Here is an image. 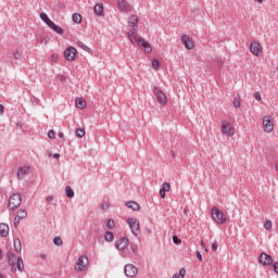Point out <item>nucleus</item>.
<instances>
[{"label": "nucleus", "instance_id": "f257e3e1", "mask_svg": "<svg viewBox=\"0 0 278 278\" xmlns=\"http://www.w3.org/2000/svg\"><path fill=\"white\" fill-rule=\"evenodd\" d=\"M211 214L213 220H215L217 225H225V223H227V215H225L223 211L218 210V207L214 206Z\"/></svg>", "mask_w": 278, "mask_h": 278}, {"label": "nucleus", "instance_id": "f03ea898", "mask_svg": "<svg viewBox=\"0 0 278 278\" xmlns=\"http://www.w3.org/2000/svg\"><path fill=\"white\" fill-rule=\"evenodd\" d=\"M21 203H23V197L21 193H13L9 199L8 207L11 211L18 210V207H21Z\"/></svg>", "mask_w": 278, "mask_h": 278}, {"label": "nucleus", "instance_id": "7ed1b4c3", "mask_svg": "<svg viewBox=\"0 0 278 278\" xmlns=\"http://www.w3.org/2000/svg\"><path fill=\"white\" fill-rule=\"evenodd\" d=\"M153 94L154 97H156L157 103H160L161 105H166L167 103L166 93H164V91H162L160 87L153 88Z\"/></svg>", "mask_w": 278, "mask_h": 278}, {"label": "nucleus", "instance_id": "20e7f679", "mask_svg": "<svg viewBox=\"0 0 278 278\" xmlns=\"http://www.w3.org/2000/svg\"><path fill=\"white\" fill-rule=\"evenodd\" d=\"M127 223H128L131 233H134V236H138L140 233V223L138 222V219H136L134 217H129L127 219Z\"/></svg>", "mask_w": 278, "mask_h": 278}, {"label": "nucleus", "instance_id": "39448f33", "mask_svg": "<svg viewBox=\"0 0 278 278\" xmlns=\"http://www.w3.org/2000/svg\"><path fill=\"white\" fill-rule=\"evenodd\" d=\"M64 58L65 60H67V62H75L77 58V49H75L74 47H68L64 51Z\"/></svg>", "mask_w": 278, "mask_h": 278}, {"label": "nucleus", "instance_id": "423d86ee", "mask_svg": "<svg viewBox=\"0 0 278 278\" xmlns=\"http://www.w3.org/2000/svg\"><path fill=\"white\" fill-rule=\"evenodd\" d=\"M124 273L126 277H136V275H138V267L135 266L134 264H127L124 267Z\"/></svg>", "mask_w": 278, "mask_h": 278}, {"label": "nucleus", "instance_id": "0eeeda50", "mask_svg": "<svg viewBox=\"0 0 278 278\" xmlns=\"http://www.w3.org/2000/svg\"><path fill=\"white\" fill-rule=\"evenodd\" d=\"M258 263L262 264V266H270V264H273V256H270V254L262 253L258 256Z\"/></svg>", "mask_w": 278, "mask_h": 278}, {"label": "nucleus", "instance_id": "6e6552de", "mask_svg": "<svg viewBox=\"0 0 278 278\" xmlns=\"http://www.w3.org/2000/svg\"><path fill=\"white\" fill-rule=\"evenodd\" d=\"M263 127H264V131L266 134H270V131H273V129H275V125L273 124V122L270 121L269 116H265L263 118Z\"/></svg>", "mask_w": 278, "mask_h": 278}, {"label": "nucleus", "instance_id": "1a4fd4ad", "mask_svg": "<svg viewBox=\"0 0 278 278\" xmlns=\"http://www.w3.org/2000/svg\"><path fill=\"white\" fill-rule=\"evenodd\" d=\"M222 134H226L227 136H233L236 131L233 130V127H231V124L225 121L222 124Z\"/></svg>", "mask_w": 278, "mask_h": 278}, {"label": "nucleus", "instance_id": "9d476101", "mask_svg": "<svg viewBox=\"0 0 278 278\" xmlns=\"http://www.w3.org/2000/svg\"><path fill=\"white\" fill-rule=\"evenodd\" d=\"M137 43H138V47L143 48V51L146 53H151V51H152L151 43H149V41H146L144 38L139 37L137 39Z\"/></svg>", "mask_w": 278, "mask_h": 278}, {"label": "nucleus", "instance_id": "9b49d317", "mask_svg": "<svg viewBox=\"0 0 278 278\" xmlns=\"http://www.w3.org/2000/svg\"><path fill=\"white\" fill-rule=\"evenodd\" d=\"M137 43H138V47L143 48V51L146 53H151V51H152L151 43H149V41H146L144 38L139 37L137 39Z\"/></svg>", "mask_w": 278, "mask_h": 278}, {"label": "nucleus", "instance_id": "f8f14e48", "mask_svg": "<svg viewBox=\"0 0 278 278\" xmlns=\"http://www.w3.org/2000/svg\"><path fill=\"white\" fill-rule=\"evenodd\" d=\"M250 51L253 55L260 56V53H262V46L260 45V42L254 41L251 43L250 46Z\"/></svg>", "mask_w": 278, "mask_h": 278}, {"label": "nucleus", "instance_id": "ddd939ff", "mask_svg": "<svg viewBox=\"0 0 278 278\" xmlns=\"http://www.w3.org/2000/svg\"><path fill=\"white\" fill-rule=\"evenodd\" d=\"M181 42L185 45L186 49H194V41L188 36V35H182L181 36Z\"/></svg>", "mask_w": 278, "mask_h": 278}, {"label": "nucleus", "instance_id": "4468645a", "mask_svg": "<svg viewBox=\"0 0 278 278\" xmlns=\"http://www.w3.org/2000/svg\"><path fill=\"white\" fill-rule=\"evenodd\" d=\"M29 168H31V167H29L27 165L20 167L16 173L17 179H25V177H27V175H29Z\"/></svg>", "mask_w": 278, "mask_h": 278}, {"label": "nucleus", "instance_id": "2eb2a0df", "mask_svg": "<svg viewBox=\"0 0 278 278\" xmlns=\"http://www.w3.org/2000/svg\"><path fill=\"white\" fill-rule=\"evenodd\" d=\"M129 244V239L127 237H123L119 240L115 241V248L118 249V251H123L127 245Z\"/></svg>", "mask_w": 278, "mask_h": 278}, {"label": "nucleus", "instance_id": "dca6fc26", "mask_svg": "<svg viewBox=\"0 0 278 278\" xmlns=\"http://www.w3.org/2000/svg\"><path fill=\"white\" fill-rule=\"evenodd\" d=\"M138 15L132 14L128 17V25L134 29V31H138Z\"/></svg>", "mask_w": 278, "mask_h": 278}, {"label": "nucleus", "instance_id": "f3484780", "mask_svg": "<svg viewBox=\"0 0 278 278\" xmlns=\"http://www.w3.org/2000/svg\"><path fill=\"white\" fill-rule=\"evenodd\" d=\"M10 233V226L8 224H0V236L1 238H7V236Z\"/></svg>", "mask_w": 278, "mask_h": 278}, {"label": "nucleus", "instance_id": "a211bd4d", "mask_svg": "<svg viewBox=\"0 0 278 278\" xmlns=\"http://www.w3.org/2000/svg\"><path fill=\"white\" fill-rule=\"evenodd\" d=\"M86 262H88V257L86 256H79L77 261L78 267H75L77 270H84V267L86 266Z\"/></svg>", "mask_w": 278, "mask_h": 278}, {"label": "nucleus", "instance_id": "6ab92c4d", "mask_svg": "<svg viewBox=\"0 0 278 278\" xmlns=\"http://www.w3.org/2000/svg\"><path fill=\"white\" fill-rule=\"evenodd\" d=\"M126 207L132 210L134 212H138L140 210V204L136 201H128L126 202Z\"/></svg>", "mask_w": 278, "mask_h": 278}, {"label": "nucleus", "instance_id": "aec40b11", "mask_svg": "<svg viewBox=\"0 0 278 278\" xmlns=\"http://www.w3.org/2000/svg\"><path fill=\"white\" fill-rule=\"evenodd\" d=\"M49 27H50V29H51L52 31H55V34H59V36H64V29H62V27L55 25V23L52 22V23L49 25Z\"/></svg>", "mask_w": 278, "mask_h": 278}, {"label": "nucleus", "instance_id": "412c9836", "mask_svg": "<svg viewBox=\"0 0 278 278\" xmlns=\"http://www.w3.org/2000/svg\"><path fill=\"white\" fill-rule=\"evenodd\" d=\"M7 257L9 260V264L12 266V269L14 270V266H16V255L12 252L7 253Z\"/></svg>", "mask_w": 278, "mask_h": 278}, {"label": "nucleus", "instance_id": "4be33fe9", "mask_svg": "<svg viewBox=\"0 0 278 278\" xmlns=\"http://www.w3.org/2000/svg\"><path fill=\"white\" fill-rule=\"evenodd\" d=\"M117 5L122 12H129V4L125 0H118Z\"/></svg>", "mask_w": 278, "mask_h": 278}, {"label": "nucleus", "instance_id": "5701e85b", "mask_svg": "<svg viewBox=\"0 0 278 278\" xmlns=\"http://www.w3.org/2000/svg\"><path fill=\"white\" fill-rule=\"evenodd\" d=\"M15 260H16L15 265H16L17 270H20V273H23V270H25V263L23 262V257L20 256Z\"/></svg>", "mask_w": 278, "mask_h": 278}, {"label": "nucleus", "instance_id": "b1692460", "mask_svg": "<svg viewBox=\"0 0 278 278\" xmlns=\"http://www.w3.org/2000/svg\"><path fill=\"white\" fill-rule=\"evenodd\" d=\"M93 12L97 16H103V4L97 3L93 8Z\"/></svg>", "mask_w": 278, "mask_h": 278}, {"label": "nucleus", "instance_id": "393cba45", "mask_svg": "<svg viewBox=\"0 0 278 278\" xmlns=\"http://www.w3.org/2000/svg\"><path fill=\"white\" fill-rule=\"evenodd\" d=\"M41 21L43 23H46V25H48V27L53 23V21H51V18H49V15H47V13H40L39 14Z\"/></svg>", "mask_w": 278, "mask_h": 278}, {"label": "nucleus", "instance_id": "a878e982", "mask_svg": "<svg viewBox=\"0 0 278 278\" xmlns=\"http://www.w3.org/2000/svg\"><path fill=\"white\" fill-rule=\"evenodd\" d=\"M13 247L15 253H21V251H23V247L21 245V239H14Z\"/></svg>", "mask_w": 278, "mask_h": 278}, {"label": "nucleus", "instance_id": "bb28decb", "mask_svg": "<svg viewBox=\"0 0 278 278\" xmlns=\"http://www.w3.org/2000/svg\"><path fill=\"white\" fill-rule=\"evenodd\" d=\"M76 108H78L79 110H84V108H86V100H84V98H77Z\"/></svg>", "mask_w": 278, "mask_h": 278}, {"label": "nucleus", "instance_id": "cd10ccee", "mask_svg": "<svg viewBox=\"0 0 278 278\" xmlns=\"http://www.w3.org/2000/svg\"><path fill=\"white\" fill-rule=\"evenodd\" d=\"M128 38L132 45H136V42H138V35L135 31H129Z\"/></svg>", "mask_w": 278, "mask_h": 278}, {"label": "nucleus", "instance_id": "c85d7f7f", "mask_svg": "<svg viewBox=\"0 0 278 278\" xmlns=\"http://www.w3.org/2000/svg\"><path fill=\"white\" fill-rule=\"evenodd\" d=\"M72 21H73V23H76V25H79L81 23V14L74 13L72 15Z\"/></svg>", "mask_w": 278, "mask_h": 278}, {"label": "nucleus", "instance_id": "c756f323", "mask_svg": "<svg viewBox=\"0 0 278 278\" xmlns=\"http://www.w3.org/2000/svg\"><path fill=\"white\" fill-rule=\"evenodd\" d=\"M104 240L106 242H114V233L112 231H106L104 235Z\"/></svg>", "mask_w": 278, "mask_h": 278}, {"label": "nucleus", "instance_id": "7c9ffc66", "mask_svg": "<svg viewBox=\"0 0 278 278\" xmlns=\"http://www.w3.org/2000/svg\"><path fill=\"white\" fill-rule=\"evenodd\" d=\"M65 192L67 199H73V197H75V191H73V189L70 186L65 187Z\"/></svg>", "mask_w": 278, "mask_h": 278}, {"label": "nucleus", "instance_id": "2f4dec72", "mask_svg": "<svg viewBox=\"0 0 278 278\" xmlns=\"http://www.w3.org/2000/svg\"><path fill=\"white\" fill-rule=\"evenodd\" d=\"M76 138H84L86 136V129L84 128H77L75 131Z\"/></svg>", "mask_w": 278, "mask_h": 278}, {"label": "nucleus", "instance_id": "473e14b6", "mask_svg": "<svg viewBox=\"0 0 278 278\" xmlns=\"http://www.w3.org/2000/svg\"><path fill=\"white\" fill-rule=\"evenodd\" d=\"M17 217H20L22 220L23 218H27V211H25V208H21L18 212H17Z\"/></svg>", "mask_w": 278, "mask_h": 278}, {"label": "nucleus", "instance_id": "72a5a7b5", "mask_svg": "<svg viewBox=\"0 0 278 278\" xmlns=\"http://www.w3.org/2000/svg\"><path fill=\"white\" fill-rule=\"evenodd\" d=\"M152 68H154V71H159L160 70V61L156 59L152 60Z\"/></svg>", "mask_w": 278, "mask_h": 278}, {"label": "nucleus", "instance_id": "f704fd0d", "mask_svg": "<svg viewBox=\"0 0 278 278\" xmlns=\"http://www.w3.org/2000/svg\"><path fill=\"white\" fill-rule=\"evenodd\" d=\"M78 47H80V49H84V51H87V53H90V48L86 46L83 41H78Z\"/></svg>", "mask_w": 278, "mask_h": 278}, {"label": "nucleus", "instance_id": "c9c22d12", "mask_svg": "<svg viewBox=\"0 0 278 278\" xmlns=\"http://www.w3.org/2000/svg\"><path fill=\"white\" fill-rule=\"evenodd\" d=\"M53 244H55V247H62V238L61 237H54Z\"/></svg>", "mask_w": 278, "mask_h": 278}, {"label": "nucleus", "instance_id": "e433bc0d", "mask_svg": "<svg viewBox=\"0 0 278 278\" xmlns=\"http://www.w3.org/2000/svg\"><path fill=\"white\" fill-rule=\"evenodd\" d=\"M264 227H265V229H267V231H270V229H273V222L271 220H265Z\"/></svg>", "mask_w": 278, "mask_h": 278}, {"label": "nucleus", "instance_id": "4c0bfd02", "mask_svg": "<svg viewBox=\"0 0 278 278\" xmlns=\"http://www.w3.org/2000/svg\"><path fill=\"white\" fill-rule=\"evenodd\" d=\"M115 223H114V219H109L108 222H106V227H108V229H114V227H115Z\"/></svg>", "mask_w": 278, "mask_h": 278}, {"label": "nucleus", "instance_id": "58836bf2", "mask_svg": "<svg viewBox=\"0 0 278 278\" xmlns=\"http://www.w3.org/2000/svg\"><path fill=\"white\" fill-rule=\"evenodd\" d=\"M161 190H164L165 192H168V190H170V184L164 182V184L162 185Z\"/></svg>", "mask_w": 278, "mask_h": 278}, {"label": "nucleus", "instance_id": "ea45409f", "mask_svg": "<svg viewBox=\"0 0 278 278\" xmlns=\"http://www.w3.org/2000/svg\"><path fill=\"white\" fill-rule=\"evenodd\" d=\"M101 210H103V211L110 210V202L103 201L101 204Z\"/></svg>", "mask_w": 278, "mask_h": 278}, {"label": "nucleus", "instance_id": "a19ab883", "mask_svg": "<svg viewBox=\"0 0 278 278\" xmlns=\"http://www.w3.org/2000/svg\"><path fill=\"white\" fill-rule=\"evenodd\" d=\"M48 138L50 140H55V130H49L48 131Z\"/></svg>", "mask_w": 278, "mask_h": 278}, {"label": "nucleus", "instance_id": "79ce46f5", "mask_svg": "<svg viewBox=\"0 0 278 278\" xmlns=\"http://www.w3.org/2000/svg\"><path fill=\"white\" fill-rule=\"evenodd\" d=\"M233 106H235V108H240V97L235 98V100H233Z\"/></svg>", "mask_w": 278, "mask_h": 278}, {"label": "nucleus", "instance_id": "37998d69", "mask_svg": "<svg viewBox=\"0 0 278 278\" xmlns=\"http://www.w3.org/2000/svg\"><path fill=\"white\" fill-rule=\"evenodd\" d=\"M173 242L174 244H181V239H179L177 236H173Z\"/></svg>", "mask_w": 278, "mask_h": 278}, {"label": "nucleus", "instance_id": "c03bdc74", "mask_svg": "<svg viewBox=\"0 0 278 278\" xmlns=\"http://www.w3.org/2000/svg\"><path fill=\"white\" fill-rule=\"evenodd\" d=\"M59 58H60V55H58V53H53V54L51 55V62L58 63Z\"/></svg>", "mask_w": 278, "mask_h": 278}, {"label": "nucleus", "instance_id": "a18cd8bd", "mask_svg": "<svg viewBox=\"0 0 278 278\" xmlns=\"http://www.w3.org/2000/svg\"><path fill=\"white\" fill-rule=\"evenodd\" d=\"M58 79L61 81V84H66V76L64 75H59Z\"/></svg>", "mask_w": 278, "mask_h": 278}, {"label": "nucleus", "instance_id": "49530a36", "mask_svg": "<svg viewBox=\"0 0 278 278\" xmlns=\"http://www.w3.org/2000/svg\"><path fill=\"white\" fill-rule=\"evenodd\" d=\"M22 55H23V54H21V52H18V51H15V52L13 53L14 60H21Z\"/></svg>", "mask_w": 278, "mask_h": 278}, {"label": "nucleus", "instance_id": "de8ad7c7", "mask_svg": "<svg viewBox=\"0 0 278 278\" xmlns=\"http://www.w3.org/2000/svg\"><path fill=\"white\" fill-rule=\"evenodd\" d=\"M179 277H181V278H185L186 277V268H180V270H179Z\"/></svg>", "mask_w": 278, "mask_h": 278}, {"label": "nucleus", "instance_id": "09e8293b", "mask_svg": "<svg viewBox=\"0 0 278 278\" xmlns=\"http://www.w3.org/2000/svg\"><path fill=\"white\" fill-rule=\"evenodd\" d=\"M254 99H256V101H262V94L260 93V91H256L254 93Z\"/></svg>", "mask_w": 278, "mask_h": 278}, {"label": "nucleus", "instance_id": "8fccbe9b", "mask_svg": "<svg viewBox=\"0 0 278 278\" xmlns=\"http://www.w3.org/2000/svg\"><path fill=\"white\" fill-rule=\"evenodd\" d=\"M160 197L161 199H166V191H164L163 189H160Z\"/></svg>", "mask_w": 278, "mask_h": 278}, {"label": "nucleus", "instance_id": "3c124183", "mask_svg": "<svg viewBox=\"0 0 278 278\" xmlns=\"http://www.w3.org/2000/svg\"><path fill=\"white\" fill-rule=\"evenodd\" d=\"M21 218L20 217H17V215L15 216V218H14V220H13V223H14V226L16 227L17 225H18V223H21Z\"/></svg>", "mask_w": 278, "mask_h": 278}, {"label": "nucleus", "instance_id": "603ef678", "mask_svg": "<svg viewBox=\"0 0 278 278\" xmlns=\"http://www.w3.org/2000/svg\"><path fill=\"white\" fill-rule=\"evenodd\" d=\"M195 255H197L199 262H203V256L201 255L200 251H197Z\"/></svg>", "mask_w": 278, "mask_h": 278}, {"label": "nucleus", "instance_id": "864d4df0", "mask_svg": "<svg viewBox=\"0 0 278 278\" xmlns=\"http://www.w3.org/2000/svg\"><path fill=\"white\" fill-rule=\"evenodd\" d=\"M274 271L278 275V262L273 265Z\"/></svg>", "mask_w": 278, "mask_h": 278}, {"label": "nucleus", "instance_id": "5fc2aeb1", "mask_svg": "<svg viewBox=\"0 0 278 278\" xmlns=\"http://www.w3.org/2000/svg\"><path fill=\"white\" fill-rule=\"evenodd\" d=\"M212 251H218V243L214 242L212 244Z\"/></svg>", "mask_w": 278, "mask_h": 278}, {"label": "nucleus", "instance_id": "6e6d98bb", "mask_svg": "<svg viewBox=\"0 0 278 278\" xmlns=\"http://www.w3.org/2000/svg\"><path fill=\"white\" fill-rule=\"evenodd\" d=\"M53 195H48L47 198H46V201L48 202V203H51V201H53Z\"/></svg>", "mask_w": 278, "mask_h": 278}, {"label": "nucleus", "instance_id": "4d7b16f0", "mask_svg": "<svg viewBox=\"0 0 278 278\" xmlns=\"http://www.w3.org/2000/svg\"><path fill=\"white\" fill-rule=\"evenodd\" d=\"M3 110H4L3 104H0V116H3Z\"/></svg>", "mask_w": 278, "mask_h": 278}, {"label": "nucleus", "instance_id": "13d9d810", "mask_svg": "<svg viewBox=\"0 0 278 278\" xmlns=\"http://www.w3.org/2000/svg\"><path fill=\"white\" fill-rule=\"evenodd\" d=\"M53 157H54V160H60V153H54Z\"/></svg>", "mask_w": 278, "mask_h": 278}, {"label": "nucleus", "instance_id": "bf43d9fd", "mask_svg": "<svg viewBox=\"0 0 278 278\" xmlns=\"http://www.w3.org/2000/svg\"><path fill=\"white\" fill-rule=\"evenodd\" d=\"M41 260H47V254H40Z\"/></svg>", "mask_w": 278, "mask_h": 278}, {"label": "nucleus", "instance_id": "052dcab7", "mask_svg": "<svg viewBox=\"0 0 278 278\" xmlns=\"http://www.w3.org/2000/svg\"><path fill=\"white\" fill-rule=\"evenodd\" d=\"M188 207H186L185 210H184V214H186V216H188Z\"/></svg>", "mask_w": 278, "mask_h": 278}, {"label": "nucleus", "instance_id": "680f3d73", "mask_svg": "<svg viewBox=\"0 0 278 278\" xmlns=\"http://www.w3.org/2000/svg\"><path fill=\"white\" fill-rule=\"evenodd\" d=\"M59 138H64V132H59Z\"/></svg>", "mask_w": 278, "mask_h": 278}, {"label": "nucleus", "instance_id": "e2e57ef3", "mask_svg": "<svg viewBox=\"0 0 278 278\" xmlns=\"http://www.w3.org/2000/svg\"><path fill=\"white\" fill-rule=\"evenodd\" d=\"M136 249H138L136 245H131V251L136 252Z\"/></svg>", "mask_w": 278, "mask_h": 278}, {"label": "nucleus", "instance_id": "0e129e2a", "mask_svg": "<svg viewBox=\"0 0 278 278\" xmlns=\"http://www.w3.org/2000/svg\"><path fill=\"white\" fill-rule=\"evenodd\" d=\"M180 276H179V274H175L174 276H173V278H179Z\"/></svg>", "mask_w": 278, "mask_h": 278}, {"label": "nucleus", "instance_id": "69168bd1", "mask_svg": "<svg viewBox=\"0 0 278 278\" xmlns=\"http://www.w3.org/2000/svg\"><path fill=\"white\" fill-rule=\"evenodd\" d=\"M257 1L258 3H264V0H254Z\"/></svg>", "mask_w": 278, "mask_h": 278}, {"label": "nucleus", "instance_id": "338daca9", "mask_svg": "<svg viewBox=\"0 0 278 278\" xmlns=\"http://www.w3.org/2000/svg\"><path fill=\"white\" fill-rule=\"evenodd\" d=\"M218 65H219V66H223V61H219V62H218Z\"/></svg>", "mask_w": 278, "mask_h": 278}, {"label": "nucleus", "instance_id": "774afa93", "mask_svg": "<svg viewBox=\"0 0 278 278\" xmlns=\"http://www.w3.org/2000/svg\"><path fill=\"white\" fill-rule=\"evenodd\" d=\"M276 170L278 172V163L276 164Z\"/></svg>", "mask_w": 278, "mask_h": 278}]
</instances>
